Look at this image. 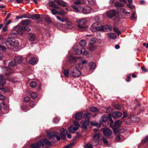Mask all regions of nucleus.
Instances as JSON below:
<instances>
[{"instance_id":"nucleus-1","label":"nucleus","mask_w":148,"mask_h":148,"mask_svg":"<svg viewBox=\"0 0 148 148\" xmlns=\"http://www.w3.org/2000/svg\"><path fill=\"white\" fill-rule=\"evenodd\" d=\"M5 44L8 48L14 49L17 46L18 43L17 40L10 38L5 41Z\"/></svg>"},{"instance_id":"nucleus-2","label":"nucleus","mask_w":148,"mask_h":148,"mask_svg":"<svg viewBox=\"0 0 148 148\" xmlns=\"http://www.w3.org/2000/svg\"><path fill=\"white\" fill-rule=\"evenodd\" d=\"M101 23L99 22H97L93 23L90 28V30L92 32H94L96 31H101L100 29Z\"/></svg>"},{"instance_id":"nucleus-3","label":"nucleus","mask_w":148,"mask_h":148,"mask_svg":"<svg viewBox=\"0 0 148 148\" xmlns=\"http://www.w3.org/2000/svg\"><path fill=\"white\" fill-rule=\"evenodd\" d=\"M101 121L103 122H105L108 120L110 122L109 123V126L111 127V113L110 112L109 114L108 115L107 114L103 115L101 117Z\"/></svg>"},{"instance_id":"nucleus-4","label":"nucleus","mask_w":148,"mask_h":148,"mask_svg":"<svg viewBox=\"0 0 148 148\" xmlns=\"http://www.w3.org/2000/svg\"><path fill=\"white\" fill-rule=\"evenodd\" d=\"M86 21L85 19H82L77 21V26L81 30L85 29V25L86 23Z\"/></svg>"},{"instance_id":"nucleus-5","label":"nucleus","mask_w":148,"mask_h":148,"mask_svg":"<svg viewBox=\"0 0 148 148\" xmlns=\"http://www.w3.org/2000/svg\"><path fill=\"white\" fill-rule=\"evenodd\" d=\"M58 133L57 132L52 131L49 133L47 136V138L49 140L51 139L52 137L56 136V138L58 141H59L60 140V137L58 136Z\"/></svg>"},{"instance_id":"nucleus-6","label":"nucleus","mask_w":148,"mask_h":148,"mask_svg":"<svg viewBox=\"0 0 148 148\" xmlns=\"http://www.w3.org/2000/svg\"><path fill=\"white\" fill-rule=\"evenodd\" d=\"M122 115V113L119 111H115L112 114V117L115 119L120 118Z\"/></svg>"},{"instance_id":"nucleus-7","label":"nucleus","mask_w":148,"mask_h":148,"mask_svg":"<svg viewBox=\"0 0 148 148\" xmlns=\"http://www.w3.org/2000/svg\"><path fill=\"white\" fill-rule=\"evenodd\" d=\"M44 146V144L41 140L38 142H36L35 143H33L31 145V148H40V147H43Z\"/></svg>"},{"instance_id":"nucleus-8","label":"nucleus","mask_w":148,"mask_h":148,"mask_svg":"<svg viewBox=\"0 0 148 148\" xmlns=\"http://www.w3.org/2000/svg\"><path fill=\"white\" fill-rule=\"evenodd\" d=\"M71 73L73 77H79L81 74V72L76 67L74 68Z\"/></svg>"},{"instance_id":"nucleus-9","label":"nucleus","mask_w":148,"mask_h":148,"mask_svg":"<svg viewBox=\"0 0 148 148\" xmlns=\"http://www.w3.org/2000/svg\"><path fill=\"white\" fill-rule=\"evenodd\" d=\"M8 68L10 71H12L13 73L14 71L13 70V69H16L17 68L16 63L14 61L10 62L8 64Z\"/></svg>"},{"instance_id":"nucleus-10","label":"nucleus","mask_w":148,"mask_h":148,"mask_svg":"<svg viewBox=\"0 0 148 148\" xmlns=\"http://www.w3.org/2000/svg\"><path fill=\"white\" fill-rule=\"evenodd\" d=\"M2 69V71L3 72L5 73V75L6 76H8L11 73H13V71H10V70L9 69L6 67L4 66H1Z\"/></svg>"},{"instance_id":"nucleus-11","label":"nucleus","mask_w":148,"mask_h":148,"mask_svg":"<svg viewBox=\"0 0 148 148\" xmlns=\"http://www.w3.org/2000/svg\"><path fill=\"white\" fill-rule=\"evenodd\" d=\"M101 31H111V26L109 25H106L105 26H102L101 24Z\"/></svg>"},{"instance_id":"nucleus-12","label":"nucleus","mask_w":148,"mask_h":148,"mask_svg":"<svg viewBox=\"0 0 148 148\" xmlns=\"http://www.w3.org/2000/svg\"><path fill=\"white\" fill-rule=\"evenodd\" d=\"M27 38L28 39L31 41H34L36 39V35L34 33H29Z\"/></svg>"},{"instance_id":"nucleus-13","label":"nucleus","mask_w":148,"mask_h":148,"mask_svg":"<svg viewBox=\"0 0 148 148\" xmlns=\"http://www.w3.org/2000/svg\"><path fill=\"white\" fill-rule=\"evenodd\" d=\"M91 8L88 6H84L82 9V11L83 13L85 14H88L91 11Z\"/></svg>"},{"instance_id":"nucleus-14","label":"nucleus","mask_w":148,"mask_h":148,"mask_svg":"<svg viewBox=\"0 0 148 148\" xmlns=\"http://www.w3.org/2000/svg\"><path fill=\"white\" fill-rule=\"evenodd\" d=\"M54 1L59 5L64 7L67 6V4L62 0H54Z\"/></svg>"},{"instance_id":"nucleus-15","label":"nucleus","mask_w":148,"mask_h":148,"mask_svg":"<svg viewBox=\"0 0 148 148\" xmlns=\"http://www.w3.org/2000/svg\"><path fill=\"white\" fill-rule=\"evenodd\" d=\"M67 132L66 129L62 128L60 132V136L62 139H65L66 138L65 135Z\"/></svg>"},{"instance_id":"nucleus-16","label":"nucleus","mask_w":148,"mask_h":148,"mask_svg":"<svg viewBox=\"0 0 148 148\" xmlns=\"http://www.w3.org/2000/svg\"><path fill=\"white\" fill-rule=\"evenodd\" d=\"M103 133L104 136L108 137L111 136V134L110 133V129L106 128L104 129L103 130Z\"/></svg>"},{"instance_id":"nucleus-17","label":"nucleus","mask_w":148,"mask_h":148,"mask_svg":"<svg viewBox=\"0 0 148 148\" xmlns=\"http://www.w3.org/2000/svg\"><path fill=\"white\" fill-rule=\"evenodd\" d=\"M49 6L55 9H59L60 7L56 5L54 2L52 1H50L49 2Z\"/></svg>"},{"instance_id":"nucleus-18","label":"nucleus","mask_w":148,"mask_h":148,"mask_svg":"<svg viewBox=\"0 0 148 148\" xmlns=\"http://www.w3.org/2000/svg\"><path fill=\"white\" fill-rule=\"evenodd\" d=\"M83 115V113L82 112H77L75 114V118L76 120H79L82 119Z\"/></svg>"},{"instance_id":"nucleus-19","label":"nucleus","mask_w":148,"mask_h":148,"mask_svg":"<svg viewBox=\"0 0 148 148\" xmlns=\"http://www.w3.org/2000/svg\"><path fill=\"white\" fill-rule=\"evenodd\" d=\"M6 79L3 76H0V86H3L6 83Z\"/></svg>"},{"instance_id":"nucleus-20","label":"nucleus","mask_w":148,"mask_h":148,"mask_svg":"<svg viewBox=\"0 0 148 148\" xmlns=\"http://www.w3.org/2000/svg\"><path fill=\"white\" fill-rule=\"evenodd\" d=\"M14 61L16 62V64L21 63L23 60V58L21 56H16L14 57Z\"/></svg>"},{"instance_id":"nucleus-21","label":"nucleus","mask_w":148,"mask_h":148,"mask_svg":"<svg viewBox=\"0 0 148 148\" xmlns=\"http://www.w3.org/2000/svg\"><path fill=\"white\" fill-rule=\"evenodd\" d=\"M122 122V121H121L119 119L115 121L114 126L115 127H120Z\"/></svg>"},{"instance_id":"nucleus-22","label":"nucleus","mask_w":148,"mask_h":148,"mask_svg":"<svg viewBox=\"0 0 148 148\" xmlns=\"http://www.w3.org/2000/svg\"><path fill=\"white\" fill-rule=\"evenodd\" d=\"M91 115L90 114L89 112H87L84 114V118L86 120L85 121L87 122H90V117Z\"/></svg>"},{"instance_id":"nucleus-23","label":"nucleus","mask_w":148,"mask_h":148,"mask_svg":"<svg viewBox=\"0 0 148 148\" xmlns=\"http://www.w3.org/2000/svg\"><path fill=\"white\" fill-rule=\"evenodd\" d=\"M31 23V21L28 19L22 20L21 22V23L22 25H28L30 24Z\"/></svg>"},{"instance_id":"nucleus-24","label":"nucleus","mask_w":148,"mask_h":148,"mask_svg":"<svg viewBox=\"0 0 148 148\" xmlns=\"http://www.w3.org/2000/svg\"><path fill=\"white\" fill-rule=\"evenodd\" d=\"M37 62V58L32 57L31 58V59L29 60V62L30 64L34 65Z\"/></svg>"},{"instance_id":"nucleus-25","label":"nucleus","mask_w":148,"mask_h":148,"mask_svg":"<svg viewBox=\"0 0 148 148\" xmlns=\"http://www.w3.org/2000/svg\"><path fill=\"white\" fill-rule=\"evenodd\" d=\"M140 118L134 115L132 117L131 119L133 122H138L139 121Z\"/></svg>"},{"instance_id":"nucleus-26","label":"nucleus","mask_w":148,"mask_h":148,"mask_svg":"<svg viewBox=\"0 0 148 148\" xmlns=\"http://www.w3.org/2000/svg\"><path fill=\"white\" fill-rule=\"evenodd\" d=\"M65 27L68 29H71L73 27L72 23L70 22H67L65 25Z\"/></svg>"},{"instance_id":"nucleus-27","label":"nucleus","mask_w":148,"mask_h":148,"mask_svg":"<svg viewBox=\"0 0 148 148\" xmlns=\"http://www.w3.org/2000/svg\"><path fill=\"white\" fill-rule=\"evenodd\" d=\"M89 67L90 71H92L95 69V63L91 62L89 64Z\"/></svg>"},{"instance_id":"nucleus-28","label":"nucleus","mask_w":148,"mask_h":148,"mask_svg":"<svg viewBox=\"0 0 148 148\" xmlns=\"http://www.w3.org/2000/svg\"><path fill=\"white\" fill-rule=\"evenodd\" d=\"M31 19L34 20H37L40 18V15L38 14H34L30 16Z\"/></svg>"},{"instance_id":"nucleus-29","label":"nucleus","mask_w":148,"mask_h":148,"mask_svg":"<svg viewBox=\"0 0 148 148\" xmlns=\"http://www.w3.org/2000/svg\"><path fill=\"white\" fill-rule=\"evenodd\" d=\"M101 134H95L93 137V139L95 142H97L99 138L100 137V135Z\"/></svg>"},{"instance_id":"nucleus-30","label":"nucleus","mask_w":148,"mask_h":148,"mask_svg":"<svg viewBox=\"0 0 148 148\" xmlns=\"http://www.w3.org/2000/svg\"><path fill=\"white\" fill-rule=\"evenodd\" d=\"M63 73L64 76L67 77H69V70L68 69H65L63 71Z\"/></svg>"},{"instance_id":"nucleus-31","label":"nucleus","mask_w":148,"mask_h":148,"mask_svg":"<svg viewBox=\"0 0 148 148\" xmlns=\"http://www.w3.org/2000/svg\"><path fill=\"white\" fill-rule=\"evenodd\" d=\"M96 40L93 37H92L89 40V45H93L96 43Z\"/></svg>"},{"instance_id":"nucleus-32","label":"nucleus","mask_w":148,"mask_h":148,"mask_svg":"<svg viewBox=\"0 0 148 148\" xmlns=\"http://www.w3.org/2000/svg\"><path fill=\"white\" fill-rule=\"evenodd\" d=\"M114 108L116 110H120L121 109L122 105L119 104H115L113 105Z\"/></svg>"},{"instance_id":"nucleus-33","label":"nucleus","mask_w":148,"mask_h":148,"mask_svg":"<svg viewBox=\"0 0 148 148\" xmlns=\"http://www.w3.org/2000/svg\"><path fill=\"white\" fill-rule=\"evenodd\" d=\"M79 45L82 47H84L86 45V42L84 40H82L79 42Z\"/></svg>"},{"instance_id":"nucleus-34","label":"nucleus","mask_w":148,"mask_h":148,"mask_svg":"<svg viewBox=\"0 0 148 148\" xmlns=\"http://www.w3.org/2000/svg\"><path fill=\"white\" fill-rule=\"evenodd\" d=\"M90 122H87L85 121H84L82 123V128H87V126L89 124Z\"/></svg>"},{"instance_id":"nucleus-35","label":"nucleus","mask_w":148,"mask_h":148,"mask_svg":"<svg viewBox=\"0 0 148 148\" xmlns=\"http://www.w3.org/2000/svg\"><path fill=\"white\" fill-rule=\"evenodd\" d=\"M20 29L21 30L27 32H29L31 30L30 28L27 26L23 27Z\"/></svg>"},{"instance_id":"nucleus-36","label":"nucleus","mask_w":148,"mask_h":148,"mask_svg":"<svg viewBox=\"0 0 148 148\" xmlns=\"http://www.w3.org/2000/svg\"><path fill=\"white\" fill-rule=\"evenodd\" d=\"M115 6L116 7H123L124 6V5L121 3H120L119 2H117L114 3Z\"/></svg>"},{"instance_id":"nucleus-37","label":"nucleus","mask_w":148,"mask_h":148,"mask_svg":"<svg viewBox=\"0 0 148 148\" xmlns=\"http://www.w3.org/2000/svg\"><path fill=\"white\" fill-rule=\"evenodd\" d=\"M90 111L94 112H97L98 111V109L95 107H91L89 108Z\"/></svg>"},{"instance_id":"nucleus-38","label":"nucleus","mask_w":148,"mask_h":148,"mask_svg":"<svg viewBox=\"0 0 148 148\" xmlns=\"http://www.w3.org/2000/svg\"><path fill=\"white\" fill-rule=\"evenodd\" d=\"M0 89L1 90V91L4 93L9 92V89L7 88H0Z\"/></svg>"},{"instance_id":"nucleus-39","label":"nucleus","mask_w":148,"mask_h":148,"mask_svg":"<svg viewBox=\"0 0 148 148\" xmlns=\"http://www.w3.org/2000/svg\"><path fill=\"white\" fill-rule=\"evenodd\" d=\"M30 86L33 88L35 87L37 85V83L35 82H31L29 83Z\"/></svg>"},{"instance_id":"nucleus-40","label":"nucleus","mask_w":148,"mask_h":148,"mask_svg":"<svg viewBox=\"0 0 148 148\" xmlns=\"http://www.w3.org/2000/svg\"><path fill=\"white\" fill-rule=\"evenodd\" d=\"M43 141L45 145H50L51 144V142L46 138H44L43 140Z\"/></svg>"},{"instance_id":"nucleus-41","label":"nucleus","mask_w":148,"mask_h":148,"mask_svg":"<svg viewBox=\"0 0 148 148\" xmlns=\"http://www.w3.org/2000/svg\"><path fill=\"white\" fill-rule=\"evenodd\" d=\"M113 30L115 32H116L118 36L121 34V32L116 27H114L113 28Z\"/></svg>"},{"instance_id":"nucleus-42","label":"nucleus","mask_w":148,"mask_h":148,"mask_svg":"<svg viewBox=\"0 0 148 148\" xmlns=\"http://www.w3.org/2000/svg\"><path fill=\"white\" fill-rule=\"evenodd\" d=\"M31 96L32 98L35 99L37 97V95L35 92H33L31 94Z\"/></svg>"},{"instance_id":"nucleus-43","label":"nucleus","mask_w":148,"mask_h":148,"mask_svg":"<svg viewBox=\"0 0 148 148\" xmlns=\"http://www.w3.org/2000/svg\"><path fill=\"white\" fill-rule=\"evenodd\" d=\"M146 142H147L148 144V136H146L144 139L142 140L141 143L143 144Z\"/></svg>"},{"instance_id":"nucleus-44","label":"nucleus","mask_w":148,"mask_h":148,"mask_svg":"<svg viewBox=\"0 0 148 148\" xmlns=\"http://www.w3.org/2000/svg\"><path fill=\"white\" fill-rule=\"evenodd\" d=\"M52 14L53 15H56L58 13V11L56 10L55 8H52L51 10Z\"/></svg>"},{"instance_id":"nucleus-45","label":"nucleus","mask_w":148,"mask_h":148,"mask_svg":"<svg viewBox=\"0 0 148 148\" xmlns=\"http://www.w3.org/2000/svg\"><path fill=\"white\" fill-rule=\"evenodd\" d=\"M112 129H113L114 133L115 134L117 133H119V128H114L112 127Z\"/></svg>"},{"instance_id":"nucleus-46","label":"nucleus","mask_w":148,"mask_h":148,"mask_svg":"<svg viewBox=\"0 0 148 148\" xmlns=\"http://www.w3.org/2000/svg\"><path fill=\"white\" fill-rule=\"evenodd\" d=\"M74 54L75 55H79L81 53L80 50L79 49H76L74 50Z\"/></svg>"},{"instance_id":"nucleus-47","label":"nucleus","mask_w":148,"mask_h":148,"mask_svg":"<svg viewBox=\"0 0 148 148\" xmlns=\"http://www.w3.org/2000/svg\"><path fill=\"white\" fill-rule=\"evenodd\" d=\"M96 47L94 45H92L89 47V50L90 51H94L96 49Z\"/></svg>"},{"instance_id":"nucleus-48","label":"nucleus","mask_w":148,"mask_h":148,"mask_svg":"<svg viewBox=\"0 0 148 148\" xmlns=\"http://www.w3.org/2000/svg\"><path fill=\"white\" fill-rule=\"evenodd\" d=\"M106 15L108 17H109L110 18H111V10H109L107 12Z\"/></svg>"},{"instance_id":"nucleus-49","label":"nucleus","mask_w":148,"mask_h":148,"mask_svg":"<svg viewBox=\"0 0 148 148\" xmlns=\"http://www.w3.org/2000/svg\"><path fill=\"white\" fill-rule=\"evenodd\" d=\"M80 51H81V53L84 54H88V52L86 51V50H85V49H84V48L80 50Z\"/></svg>"},{"instance_id":"nucleus-50","label":"nucleus","mask_w":148,"mask_h":148,"mask_svg":"<svg viewBox=\"0 0 148 148\" xmlns=\"http://www.w3.org/2000/svg\"><path fill=\"white\" fill-rule=\"evenodd\" d=\"M116 15V11L112 10V17Z\"/></svg>"},{"instance_id":"nucleus-51","label":"nucleus","mask_w":148,"mask_h":148,"mask_svg":"<svg viewBox=\"0 0 148 148\" xmlns=\"http://www.w3.org/2000/svg\"><path fill=\"white\" fill-rule=\"evenodd\" d=\"M102 140L104 143L106 145H108V142L106 138L104 137H102Z\"/></svg>"},{"instance_id":"nucleus-52","label":"nucleus","mask_w":148,"mask_h":148,"mask_svg":"<svg viewBox=\"0 0 148 148\" xmlns=\"http://www.w3.org/2000/svg\"><path fill=\"white\" fill-rule=\"evenodd\" d=\"M85 148H93L92 146L89 143L86 144L85 146Z\"/></svg>"},{"instance_id":"nucleus-53","label":"nucleus","mask_w":148,"mask_h":148,"mask_svg":"<svg viewBox=\"0 0 148 148\" xmlns=\"http://www.w3.org/2000/svg\"><path fill=\"white\" fill-rule=\"evenodd\" d=\"M59 121V119L57 118H56L54 119V120L53 121V123H58V122Z\"/></svg>"},{"instance_id":"nucleus-54","label":"nucleus","mask_w":148,"mask_h":148,"mask_svg":"<svg viewBox=\"0 0 148 148\" xmlns=\"http://www.w3.org/2000/svg\"><path fill=\"white\" fill-rule=\"evenodd\" d=\"M57 18L59 21H60L61 22H64V19L63 18H61L60 16H58L56 17Z\"/></svg>"},{"instance_id":"nucleus-55","label":"nucleus","mask_w":148,"mask_h":148,"mask_svg":"<svg viewBox=\"0 0 148 148\" xmlns=\"http://www.w3.org/2000/svg\"><path fill=\"white\" fill-rule=\"evenodd\" d=\"M73 126H70L68 128V130L71 133H73Z\"/></svg>"},{"instance_id":"nucleus-56","label":"nucleus","mask_w":148,"mask_h":148,"mask_svg":"<svg viewBox=\"0 0 148 148\" xmlns=\"http://www.w3.org/2000/svg\"><path fill=\"white\" fill-rule=\"evenodd\" d=\"M123 121L125 123V124L127 125H130L131 123V121L130 120H124Z\"/></svg>"},{"instance_id":"nucleus-57","label":"nucleus","mask_w":148,"mask_h":148,"mask_svg":"<svg viewBox=\"0 0 148 148\" xmlns=\"http://www.w3.org/2000/svg\"><path fill=\"white\" fill-rule=\"evenodd\" d=\"M126 131V130L124 129H119V133H123Z\"/></svg>"},{"instance_id":"nucleus-58","label":"nucleus","mask_w":148,"mask_h":148,"mask_svg":"<svg viewBox=\"0 0 148 148\" xmlns=\"http://www.w3.org/2000/svg\"><path fill=\"white\" fill-rule=\"evenodd\" d=\"M120 10L121 12H123L124 13V14H130V13L129 12H125V10L124 9L121 8L120 9Z\"/></svg>"},{"instance_id":"nucleus-59","label":"nucleus","mask_w":148,"mask_h":148,"mask_svg":"<svg viewBox=\"0 0 148 148\" xmlns=\"http://www.w3.org/2000/svg\"><path fill=\"white\" fill-rule=\"evenodd\" d=\"M117 35L116 34L112 33V39H114L116 38Z\"/></svg>"},{"instance_id":"nucleus-60","label":"nucleus","mask_w":148,"mask_h":148,"mask_svg":"<svg viewBox=\"0 0 148 148\" xmlns=\"http://www.w3.org/2000/svg\"><path fill=\"white\" fill-rule=\"evenodd\" d=\"M130 77H131V75L130 74H128L127 75V78L126 79V80L127 82H130Z\"/></svg>"},{"instance_id":"nucleus-61","label":"nucleus","mask_w":148,"mask_h":148,"mask_svg":"<svg viewBox=\"0 0 148 148\" xmlns=\"http://www.w3.org/2000/svg\"><path fill=\"white\" fill-rule=\"evenodd\" d=\"M6 99V97L5 96L2 95L0 94V100H4Z\"/></svg>"},{"instance_id":"nucleus-62","label":"nucleus","mask_w":148,"mask_h":148,"mask_svg":"<svg viewBox=\"0 0 148 148\" xmlns=\"http://www.w3.org/2000/svg\"><path fill=\"white\" fill-rule=\"evenodd\" d=\"M45 21L48 23H51V20L49 18H46L45 19Z\"/></svg>"},{"instance_id":"nucleus-63","label":"nucleus","mask_w":148,"mask_h":148,"mask_svg":"<svg viewBox=\"0 0 148 148\" xmlns=\"http://www.w3.org/2000/svg\"><path fill=\"white\" fill-rule=\"evenodd\" d=\"M135 13V12H134L132 14L130 18L132 20H134L136 18L134 16Z\"/></svg>"},{"instance_id":"nucleus-64","label":"nucleus","mask_w":148,"mask_h":148,"mask_svg":"<svg viewBox=\"0 0 148 148\" xmlns=\"http://www.w3.org/2000/svg\"><path fill=\"white\" fill-rule=\"evenodd\" d=\"M6 47L4 46L0 45V50H2L4 51L6 49Z\"/></svg>"}]
</instances>
